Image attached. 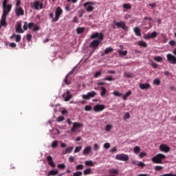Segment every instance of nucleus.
Segmentation results:
<instances>
[{"mask_svg":"<svg viewBox=\"0 0 176 176\" xmlns=\"http://www.w3.org/2000/svg\"><path fill=\"white\" fill-rule=\"evenodd\" d=\"M65 120V118L63 116H58L56 119L58 122H61Z\"/></svg>","mask_w":176,"mask_h":176,"instance_id":"obj_51","label":"nucleus"},{"mask_svg":"<svg viewBox=\"0 0 176 176\" xmlns=\"http://www.w3.org/2000/svg\"><path fill=\"white\" fill-rule=\"evenodd\" d=\"M63 14V10L60 7H57L55 10V17L52 18V21L54 23H56L58 21Z\"/></svg>","mask_w":176,"mask_h":176,"instance_id":"obj_6","label":"nucleus"},{"mask_svg":"<svg viewBox=\"0 0 176 176\" xmlns=\"http://www.w3.org/2000/svg\"><path fill=\"white\" fill-rule=\"evenodd\" d=\"M90 38L91 39H96V38H98V40H94L92 42H91L89 45V47H91L94 50H96V49H98L99 45L104 39V34L102 32H96L91 35Z\"/></svg>","mask_w":176,"mask_h":176,"instance_id":"obj_1","label":"nucleus"},{"mask_svg":"<svg viewBox=\"0 0 176 176\" xmlns=\"http://www.w3.org/2000/svg\"><path fill=\"white\" fill-rule=\"evenodd\" d=\"M141 151L140 146H136L133 148V153L136 155L139 154Z\"/></svg>","mask_w":176,"mask_h":176,"instance_id":"obj_27","label":"nucleus"},{"mask_svg":"<svg viewBox=\"0 0 176 176\" xmlns=\"http://www.w3.org/2000/svg\"><path fill=\"white\" fill-rule=\"evenodd\" d=\"M58 174V170H52L48 172V176H55Z\"/></svg>","mask_w":176,"mask_h":176,"instance_id":"obj_23","label":"nucleus"},{"mask_svg":"<svg viewBox=\"0 0 176 176\" xmlns=\"http://www.w3.org/2000/svg\"><path fill=\"white\" fill-rule=\"evenodd\" d=\"M131 118V115L129 112L125 113V114L123 116L124 120H128Z\"/></svg>","mask_w":176,"mask_h":176,"instance_id":"obj_47","label":"nucleus"},{"mask_svg":"<svg viewBox=\"0 0 176 176\" xmlns=\"http://www.w3.org/2000/svg\"><path fill=\"white\" fill-rule=\"evenodd\" d=\"M167 61L171 65H176V56L173 54H168L166 55Z\"/></svg>","mask_w":176,"mask_h":176,"instance_id":"obj_10","label":"nucleus"},{"mask_svg":"<svg viewBox=\"0 0 176 176\" xmlns=\"http://www.w3.org/2000/svg\"><path fill=\"white\" fill-rule=\"evenodd\" d=\"M146 155H147V153L146 152H141L139 154V158L142 159V158L145 157Z\"/></svg>","mask_w":176,"mask_h":176,"instance_id":"obj_43","label":"nucleus"},{"mask_svg":"<svg viewBox=\"0 0 176 176\" xmlns=\"http://www.w3.org/2000/svg\"><path fill=\"white\" fill-rule=\"evenodd\" d=\"M15 14L16 16H24V10L21 7H16L15 8Z\"/></svg>","mask_w":176,"mask_h":176,"instance_id":"obj_16","label":"nucleus"},{"mask_svg":"<svg viewBox=\"0 0 176 176\" xmlns=\"http://www.w3.org/2000/svg\"><path fill=\"white\" fill-rule=\"evenodd\" d=\"M125 76L128 78H133V74L131 73H126Z\"/></svg>","mask_w":176,"mask_h":176,"instance_id":"obj_61","label":"nucleus"},{"mask_svg":"<svg viewBox=\"0 0 176 176\" xmlns=\"http://www.w3.org/2000/svg\"><path fill=\"white\" fill-rule=\"evenodd\" d=\"M32 38V36L30 34H28V35H26V41H28V42H31Z\"/></svg>","mask_w":176,"mask_h":176,"instance_id":"obj_52","label":"nucleus"},{"mask_svg":"<svg viewBox=\"0 0 176 176\" xmlns=\"http://www.w3.org/2000/svg\"><path fill=\"white\" fill-rule=\"evenodd\" d=\"M109 173L110 174H113V175H118L119 172L117 169L115 168H111L109 170Z\"/></svg>","mask_w":176,"mask_h":176,"instance_id":"obj_32","label":"nucleus"},{"mask_svg":"<svg viewBox=\"0 0 176 176\" xmlns=\"http://www.w3.org/2000/svg\"><path fill=\"white\" fill-rule=\"evenodd\" d=\"M132 94V91H127L124 95L122 96V99L124 100H126L127 98Z\"/></svg>","mask_w":176,"mask_h":176,"instance_id":"obj_25","label":"nucleus"},{"mask_svg":"<svg viewBox=\"0 0 176 176\" xmlns=\"http://www.w3.org/2000/svg\"><path fill=\"white\" fill-rule=\"evenodd\" d=\"M85 32V28H78L76 29V32L77 34H82Z\"/></svg>","mask_w":176,"mask_h":176,"instance_id":"obj_37","label":"nucleus"},{"mask_svg":"<svg viewBox=\"0 0 176 176\" xmlns=\"http://www.w3.org/2000/svg\"><path fill=\"white\" fill-rule=\"evenodd\" d=\"M84 169V165L83 164H78L76 166V170H82Z\"/></svg>","mask_w":176,"mask_h":176,"instance_id":"obj_42","label":"nucleus"},{"mask_svg":"<svg viewBox=\"0 0 176 176\" xmlns=\"http://www.w3.org/2000/svg\"><path fill=\"white\" fill-rule=\"evenodd\" d=\"M103 147H104V148H105V149H109V148H111V144H110V143H109V142H106V143L104 144Z\"/></svg>","mask_w":176,"mask_h":176,"instance_id":"obj_50","label":"nucleus"},{"mask_svg":"<svg viewBox=\"0 0 176 176\" xmlns=\"http://www.w3.org/2000/svg\"><path fill=\"white\" fill-rule=\"evenodd\" d=\"M113 48L110 47H107L104 50V54H109V53H113Z\"/></svg>","mask_w":176,"mask_h":176,"instance_id":"obj_28","label":"nucleus"},{"mask_svg":"<svg viewBox=\"0 0 176 176\" xmlns=\"http://www.w3.org/2000/svg\"><path fill=\"white\" fill-rule=\"evenodd\" d=\"M47 162H48V165H50L51 167L52 168L56 167V164L54 162L53 158L51 155H48V157H47Z\"/></svg>","mask_w":176,"mask_h":176,"instance_id":"obj_18","label":"nucleus"},{"mask_svg":"<svg viewBox=\"0 0 176 176\" xmlns=\"http://www.w3.org/2000/svg\"><path fill=\"white\" fill-rule=\"evenodd\" d=\"M85 164L86 166H90V167H94V163L92 160L85 161Z\"/></svg>","mask_w":176,"mask_h":176,"instance_id":"obj_24","label":"nucleus"},{"mask_svg":"<svg viewBox=\"0 0 176 176\" xmlns=\"http://www.w3.org/2000/svg\"><path fill=\"white\" fill-rule=\"evenodd\" d=\"M74 161H75V157H73V156H69V162L70 163H74Z\"/></svg>","mask_w":176,"mask_h":176,"instance_id":"obj_60","label":"nucleus"},{"mask_svg":"<svg viewBox=\"0 0 176 176\" xmlns=\"http://www.w3.org/2000/svg\"><path fill=\"white\" fill-rule=\"evenodd\" d=\"M133 31L137 36H141L142 35L141 30L139 27H135Z\"/></svg>","mask_w":176,"mask_h":176,"instance_id":"obj_22","label":"nucleus"},{"mask_svg":"<svg viewBox=\"0 0 176 176\" xmlns=\"http://www.w3.org/2000/svg\"><path fill=\"white\" fill-rule=\"evenodd\" d=\"M113 95L116 97H122L123 96V94L122 93H120L119 91H114L113 92Z\"/></svg>","mask_w":176,"mask_h":176,"instance_id":"obj_35","label":"nucleus"},{"mask_svg":"<svg viewBox=\"0 0 176 176\" xmlns=\"http://www.w3.org/2000/svg\"><path fill=\"white\" fill-rule=\"evenodd\" d=\"M169 45H170V46H175V41L174 40L170 41H169Z\"/></svg>","mask_w":176,"mask_h":176,"instance_id":"obj_64","label":"nucleus"},{"mask_svg":"<svg viewBox=\"0 0 176 176\" xmlns=\"http://www.w3.org/2000/svg\"><path fill=\"white\" fill-rule=\"evenodd\" d=\"M15 32H18V34H23L24 31L22 29V25L21 23L16 25V28H15Z\"/></svg>","mask_w":176,"mask_h":176,"instance_id":"obj_21","label":"nucleus"},{"mask_svg":"<svg viewBox=\"0 0 176 176\" xmlns=\"http://www.w3.org/2000/svg\"><path fill=\"white\" fill-rule=\"evenodd\" d=\"M58 145V142L57 140H55L52 142V144L51 145V146L52 147V148H57Z\"/></svg>","mask_w":176,"mask_h":176,"instance_id":"obj_39","label":"nucleus"},{"mask_svg":"<svg viewBox=\"0 0 176 176\" xmlns=\"http://www.w3.org/2000/svg\"><path fill=\"white\" fill-rule=\"evenodd\" d=\"M106 109V106L104 104H96L93 110L96 113L101 112Z\"/></svg>","mask_w":176,"mask_h":176,"instance_id":"obj_12","label":"nucleus"},{"mask_svg":"<svg viewBox=\"0 0 176 176\" xmlns=\"http://www.w3.org/2000/svg\"><path fill=\"white\" fill-rule=\"evenodd\" d=\"M101 75H102V72L101 71L96 72V74H94V78H98Z\"/></svg>","mask_w":176,"mask_h":176,"instance_id":"obj_53","label":"nucleus"},{"mask_svg":"<svg viewBox=\"0 0 176 176\" xmlns=\"http://www.w3.org/2000/svg\"><path fill=\"white\" fill-rule=\"evenodd\" d=\"M96 95H97L96 92L94 91H92L88 92L87 94L82 95V98L83 100H90L91 98H94Z\"/></svg>","mask_w":176,"mask_h":176,"instance_id":"obj_9","label":"nucleus"},{"mask_svg":"<svg viewBox=\"0 0 176 176\" xmlns=\"http://www.w3.org/2000/svg\"><path fill=\"white\" fill-rule=\"evenodd\" d=\"M118 53L119 54V56H126L128 54V51L125 50V51H122L121 50H118Z\"/></svg>","mask_w":176,"mask_h":176,"instance_id":"obj_26","label":"nucleus"},{"mask_svg":"<svg viewBox=\"0 0 176 176\" xmlns=\"http://www.w3.org/2000/svg\"><path fill=\"white\" fill-rule=\"evenodd\" d=\"M123 8L126 9V10H129L131 8V6L129 3H124L122 6Z\"/></svg>","mask_w":176,"mask_h":176,"instance_id":"obj_45","label":"nucleus"},{"mask_svg":"<svg viewBox=\"0 0 176 176\" xmlns=\"http://www.w3.org/2000/svg\"><path fill=\"white\" fill-rule=\"evenodd\" d=\"M113 128V126L111 124H107L106 125V127H105V131L107 132H109L111 131V130Z\"/></svg>","mask_w":176,"mask_h":176,"instance_id":"obj_40","label":"nucleus"},{"mask_svg":"<svg viewBox=\"0 0 176 176\" xmlns=\"http://www.w3.org/2000/svg\"><path fill=\"white\" fill-rule=\"evenodd\" d=\"M28 28V25L27 22H25V24L23 25V30H25V31H27Z\"/></svg>","mask_w":176,"mask_h":176,"instance_id":"obj_63","label":"nucleus"},{"mask_svg":"<svg viewBox=\"0 0 176 176\" xmlns=\"http://www.w3.org/2000/svg\"><path fill=\"white\" fill-rule=\"evenodd\" d=\"M91 110H92V107L91 105H86L85 107V111H91Z\"/></svg>","mask_w":176,"mask_h":176,"instance_id":"obj_48","label":"nucleus"},{"mask_svg":"<svg viewBox=\"0 0 176 176\" xmlns=\"http://www.w3.org/2000/svg\"><path fill=\"white\" fill-rule=\"evenodd\" d=\"M160 151L161 152L165 153H168L170 151L171 148L170 146H168L167 144H162L160 145L159 146Z\"/></svg>","mask_w":176,"mask_h":176,"instance_id":"obj_11","label":"nucleus"},{"mask_svg":"<svg viewBox=\"0 0 176 176\" xmlns=\"http://www.w3.org/2000/svg\"><path fill=\"white\" fill-rule=\"evenodd\" d=\"M91 173H92V171H91V169L90 168H87V169L84 170V171H83L84 175H89Z\"/></svg>","mask_w":176,"mask_h":176,"instance_id":"obj_30","label":"nucleus"},{"mask_svg":"<svg viewBox=\"0 0 176 176\" xmlns=\"http://www.w3.org/2000/svg\"><path fill=\"white\" fill-rule=\"evenodd\" d=\"M73 150H74V146L67 147L66 148L65 150L62 151V154L63 155L69 154L72 152Z\"/></svg>","mask_w":176,"mask_h":176,"instance_id":"obj_20","label":"nucleus"},{"mask_svg":"<svg viewBox=\"0 0 176 176\" xmlns=\"http://www.w3.org/2000/svg\"><path fill=\"white\" fill-rule=\"evenodd\" d=\"M21 41V36L20 34L15 35V42Z\"/></svg>","mask_w":176,"mask_h":176,"instance_id":"obj_49","label":"nucleus"},{"mask_svg":"<svg viewBox=\"0 0 176 176\" xmlns=\"http://www.w3.org/2000/svg\"><path fill=\"white\" fill-rule=\"evenodd\" d=\"M82 173L81 171H76L73 173V176H82Z\"/></svg>","mask_w":176,"mask_h":176,"instance_id":"obj_54","label":"nucleus"},{"mask_svg":"<svg viewBox=\"0 0 176 176\" xmlns=\"http://www.w3.org/2000/svg\"><path fill=\"white\" fill-rule=\"evenodd\" d=\"M103 80L109 81V82H113L114 80V78L112 76H107V77L104 78Z\"/></svg>","mask_w":176,"mask_h":176,"instance_id":"obj_33","label":"nucleus"},{"mask_svg":"<svg viewBox=\"0 0 176 176\" xmlns=\"http://www.w3.org/2000/svg\"><path fill=\"white\" fill-rule=\"evenodd\" d=\"M113 30H116V28H122L124 31L128 30V27L126 25L124 21L117 22L116 21H113Z\"/></svg>","mask_w":176,"mask_h":176,"instance_id":"obj_4","label":"nucleus"},{"mask_svg":"<svg viewBox=\"0 0 176 176\" xmlns=\"http://www.w3.org/2000/svg\"><path fill=\"white\" fill-rule=\"evenodd\" d=\"M99 148H100V146L98 144H94V150L95 151H97L98 150H99Z\"/></svg>","mask_w":176,"mask_h":176,"instance_id":"obj_59","label":"nucleus"},{"mask_svg":"<svg viewBox=\"0 0 176 176\" xmlns=\"http://www.w3.org/2000/svg\"><path fill=\"white\" fill-rule=\"evenodd\" d=\"M159 176H176V173L173 174V173H165L163 175H160Z\"/></svg>","mask_w":176,"mask_h":176,"instance_id":"obj_57","label":"nucleus"},{"mask_svg":"<svg viewBox=\"0 0 176 176\" xmlns=\"http://www.w3.org/2000/svg\"><path fill=\"white\" fill-rule=\"evenodd\" d=\"M96 5V2L87 1L83 3V6L86 8V10L88 12H91L94 10V6Z\"/></svg>","mask_w":176,"mask_h":176,"instance_id":"obj_5","label":"nucleus"},{"mask_svg":"<svg viewBox=\"0 0 176 176\" xmlns=\"http://www.w3.org/2000/svg\"><path fill=\"white\" fill-rule=\"evenodd\" d=\"M137 166L141 168H144L146 166V164L142 162H140L139 163H138Z\"/></svg>","mask_w":176,"mask_h":176,"instance_id":"obj_55","label":"nucleus"},{"mask_svg":"<svg viewBox=\"0 0 176 176\" xmlns=\"http://www.w3.org/2000/svg\"><path fill=\"white\" fill-rule=\"evenodd\" d=\"M81 150H82V146H76L75 147V149H74V153H79Z\"/></svg>","mask_w":176,"mask_h":176,"instance_id":"obj_38","label":"nucleus"},{"mask_svg":"<svg viewBox=\"0 0 176 176\" xmlns=\"http://www.w3.org/2000/svg\"><path fill=\"white\" fill-rule=\"evenodd\" d=\"M166 155L163 153H157L151 158V162L156 164H162L163 160H166Z\"/></svg>","mask_w":176,"mask_h":176,"instance_id":"obj_3","label":"nucleus"},{"mask_svg":"<svg viewBox=\"0 0 176 176\" xmlns=\"http://www.w3.org/2000/svg\"><path fill=\"white\" fill-rule=\"evenodd\" d=\"M35 24L34 23H29V24H28V28H32V27H34Z\"/></svg>","mask_w":176,"mask_h":176,"instance_id":"obj_62","label":"nucleus"},{"mask_svg":"<svg viewBox=\"0 0 176 176\" xmlns=\"http://www.w3.org/2000/svg\"><path fill=\"white\" fill-rule=\"evenodd\" d=\"M91 152V147L88 146L85 147L82 151V155H89L90 153Z\"/></svg>","mask_w":176,"mask_h":176,"instance_id":"obj_19","label":"nucleus"},{"mask_svg":"<svg viewBox=\"0 0 176 176\" xmlns=\"http://www.w3.org/2000/svg\"><path fill=\"white\" fill-rule=\"evenodd\" d=\"M151 67L154 69L158 68V64L154 62L151 63Z\"/></svg>","mask_w":176,"mask_h":176,"instance_id":"obj_58","label":"nucleus"},{"mask_svg":"<svg viewBox=\"0 0 176 176\" xmlns=\"http://www.w3.org/2000/svg\"><path fill=\"white\" fill-rule=\"evenodd\" d=\"M57 168L60 170H63L66 168V165L65 164H58L57 165Z\"/></svg>","mask_w":176,"mask_h":176,"instance_id":"obj_41","label":"nucleus"},{"mask_svg":"<svg viewBox=\"0 0 176 176\" xmlns=\"http://www.w3.org/2000/svg\"><path fill=\"white\" fill-rule=\"evenodd\" d=\"M138 46H142V47H147L148 45L145 41H141L138 43Z\"/></svg>","mask_w":176,"mask_h":176,"instance_id":"obj_31","label":"nucleus"},{"mask_svg":"<svg viewBox=\"0 0 176 176\" xmlns=\"http://www.w3.org/2000/svg\"><path fill=\"white\" fill-rule=\"evenodd\" d=\"M30 7L34 10H39L43 8V3H40L38 1L30 3Z\"/></svg>","mask_w":176,"mask_h":176,"instance_id":"obj_8","label":"nucleus"},{"mask_svg":"<svg viewBox=\"0 0 176 176\" xmlns=\"http://www.w3.org/2000/svg\"><path fill=\"white\" fill-rule=\"evenodd\" d=\"M69 75H67L64 79V82L65 85H70V82L68 80V78H69Z\"/></svg>","mask_w":176,"mask_h":176,"instance_id":"obj_44","label":"nucleus"},{"mask_svg":"<svg viewBox=\"0 0 176 176\" xmlns=\"http://www.w3.org/2000/svg\"><path fill=\"white\" fill-rule=\"evenodd\" d=\"M154 60L157 63H162L163 60V58L162 56H157L154 58Z\"/></svg>","mask_w":176,"mask_h":176,"instance_id":"obj_34","label":"nucleus"},{"mask_svg":"<svg viewBox=\"0 0 176 176\" xmlns=\"http://www.w3.org/2000/svg\"><path fill=\"white\" fill-rule=\"evenodd\" d=\"M157 32H153L151 34H145L144 36V39H154V38H157Z\"/></svg>","mask_w":176,"mask_h":176,"instance_id":"obj_15","label":"nucleus"},{"mask_svg":"<svg viewBox=\"0 0 176 176\" xmlns=\"http://www.w3.org/2000/svg\"><path fill=\"white\" fill-rule=\"evenodd\" d=\"M83 126V124L80 122H74L72 127L71 128V133H75L76 130L79 128H81Z\"/></svg>","mask_w":176,"mask_h":176,"instance_id":"obj_13","label":"nucleus"},{"mask_svg":"<svg viewBox=\"0 0 176 176\" xmlns=\"http://www.w3.org/2000/svg\"><path fill=\"white\" fill-rule=\"evenodd\" d=\"M153 85L160 86L161 85V80L159 78H156L153 80Z\"/></svg>","mask_w":176,"mask_h":176,"instance_id":"obj_36","label":"nucleus"},{"mask_svg":"<svg viewBox=\"0 0 176 176\" xmlns=\"http://www.w3.org/2000/svg\"><path fill=\"white\" fill-rule=\"evenodd\" d=\"M76 70V67H74L69 73H68V76H71L72 75Z\"/></svg>","mask_w":176,"mask_h":176,"instance_id":"obj_56","label":"nucleus"},{"mask_svg":"<svg viewBox=\"0 0 176 176\" xmlns=\"http://www.w3.org/2000/svg\"><path fill=\"white\" fill-rule=\"evenodd\" d=\"M63 98H65V99H64L65 102H69L71 100V99H72L73 96H72V94H70V91L69 90H67L66 91V93H64L63 94Z\"/></svg>","mask_w":176,"mask_h":176,"instance_id":"obj_14","label":"nucleus"},{"mask_svg":"<svg viewBox=\"0 0 176 176\" xmlns=\"http://www.w3.org/2000/svg\"><path fill=\"white\" fill-rule=\"evenodd\" d=\"M107 94V89L104 87H101L100 96L104 97Z\"/></svg>","mask_w":176,"mask_h":176,"instance_id":"obj_29","label":"nucleus"},{"mask_svg":"<svg viewBox=\"0 0 176 176\" xmlns=\"http://www.w3.org/2000/svg\"><path fill=\"white\" fill-rule=\"evenodd\" d=\"M164 169V167L162 166H155V170L156 171H162Z\"/></svg>","mask_w":176,"mask_h":176,"instance_id":"obj_46","label":"nucleus"},{"mask_svg":"<svg viewBox=\"0 0 176 176\" xmlns=\"http://www.w3.org/2000/svg\"><path fill=\"white\" fill-rule=\"evenodd\" d=\"M139 87L142 90H148L151 88V85L149 83H140Z\"/></svg>","mask_w":176,"mask_h":176,"instance_id":"obj_17","label":"nucleus"},{"mask_svg":"<svg viewBox=\"0 0 176 176\" xmlns=\"http://www.w3.org/2000/svg\"><path fill=\"white\" fill-rule=\"evenodd\" d=\"M3 14H2V18L1 21V24L3 26L6 25L7 22H6V19L7 16L9 14L10 12L12 10V5L8 4V6H3Z\"/></svg>","mask_w":176,"mask_h":176,"instance_id":"obj_2","label":"nucleus"},{"mask_svg":"<svg viewBox=\"0 0 176 176\" xmlns=\"http://www.w3.org/2000/svg\"><path fill=\"white\" fill-rule=\"evenodd\" d=\"M115 159L119 161L127 162L129 160V157L127 154L121 153V154H117L116 155Z\"/></svg>","mask_w":176,"mask_h":176,"instance_id":"obj_7","label":"nucleus"}]
</instances>
